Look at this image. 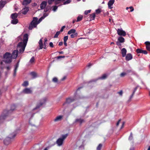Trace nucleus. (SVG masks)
<instances>
[{
    "instance_id": "dca6fc26",
    "label": "nucleus",
    "mask_w": 150,
    "mask_h": 150,
    "mask_svg": "<svg viewBox=\"0 0 150 150\" xmlns=\"http://www.w3.org/2000/svg\"><path fill=\"white\" fill-rule=\"evenodd\" d=\"M121 53L122 57H124L125 56L126 54L127 50L125 48H122L121 50Z\"/></svg>"
},
{
    "instance_id": "f8f14e48",
    "label": "nucleus",
    "mask_w": 150,
    "mask_h": 150,
    "mask_svg": "<svg viewBox=\"0 0 150 150\" xmlns=\"http://www.w3.org/2000/svg\"><path fill=\"white\" fill-rule=\"evenodd\" d=\"M125 56V59L127 61H129L132 58V56L130 53H128Z\"/></svg>"
},
{
    "instance_id": "b1692460",
    "label": "nucleus",
    "mask_w": 150,
    "mask_h": 150,
    "mask_svg": "<svg viewBox=\"0 0 150 150\" xmlns=\"http://www.w3.org/2000/svg\"><path fill=\"white\" fill-rule=\"evenodd\" d=\"M96 15L95 13H93L92 14H91L90 16V20L91 21L94 20L95 17Z\"/></svg>"
},
{
    "instance_id": "13d9d810",
    "label": "nucleus",
    "mask_w": 150,
    "mask_h": 150,
    "mask_svg": "<svg viewBox=\"0 0 150 150\" xmlns=\"http://www.w3.org/2000/svg\"><path fill=\"white\" fill-rule=\"evenodd\" d=\"M134 94L132 93V95L130 96V97L129 100H130L132 98Z\"/></svg>"
},
{
    "instance_id": "c9c22d12",
    "label": "nucleus",
    "mask_w": 150,
    "mask_h": 150,
    "mask_svg": "<svg viewBox=\"0 0 150 150\" xmlns=\"http://www.w3.org/2000/svg\"><path fill=\"white\" fill-rule=\"evenodd\" d=\"M127 74V73L125 72H123L122 73L120 74V76L121 77H123L125 75H126Z\"/></svg>"
},
{
    "instance_id": "5701e85b",
    "label": "nucleus",
    "mask_w": 150,
    "mask_h": 150,
    "mask_svg": "<svg viewBox=\"0 0 150 150\" xmlns=\"http://www.w3.org/2000/svg\"><path fill=\"white\" fill-rule=\"evenodd\" d=\"M76 30L75 29H71L68 32V34L69 35L73 34L74 33H76Z\"/></svg>"
},
{
    "instance_id": "f03ea898",
    "label": "nucleus",
    "mask_w": 150,
    "mask_h": 150,
    "mask_svg": "<svg viewBox=\"0 0 150 150\" xmlns=\"http://www.w3.org/2000/svg\"><path fill=\"white\" fill-rule=\"evenodd\" d=\"M15 105L13 104L11 105V109L10 110H5L4 111L3 114L0 116V124L4 122L8 115L11 113L15 109Z\"/></svg>"
},
{
    "instance_id": "ddd939ff",
    "label": "nucleus",
    "mask_w": 150,
    "mask_h": 150,
    "mask_svg": "<svg viewBox=\"0 0 150 150\" xmlns=\"http://www.w3.org/2000/svg\"><path fill=\"white\" fill-rule=\"evenodd\" d=\"M32 90L30 88H26L23 90V92L26 94H30L32 93Z\"/></svg>"
},
{
    "instance_id": "79ce46f5",
    "label": "nucleus",
    "mask_w": 150,
    "mask_h": 150,
    "mask_svg": "<svg viewBox=\"0 0 150 150\" xmlns=\"http://www.w3.org/2000/svg\"><path fill=\"white\" fill-rule=\"evenodd\" d=\"M57 6H53V9H52V10L54 11H56V10H57Z\"/></svg>"
},
{
    "instance_id": "bf43d9fd",
    "label": "nucleus",
    "mask_w": 150,
    "mask_h": 150,
    "mask_svg": "<svg viewBox=\"0 0 150 150\" xmlns=\"http://www.w3.org/2000/svg\"><path fill=\"white\" fill-rule=\"evenodd\" d=\"M63 44V43L62 42H59V43L58 45H59L61 46Z\"/></svg>"
},
{
    "instance_id": "72a5a7b5",
    "label": "nucleus",
    "mask_w": 150,
    "mask_h": 150,
    "mask_svg": "<svg viewBox=\"0 0 150 150\" xmlns=\"http://www.w3.org/2000/svg\"><path fill=\"white\" fill-rule=\"evenodd\" d=\"M63 1H64V0H56L55 1V4L57 5L60 3L61 1L63 2Z\"/></svg>"
},
{
    "instance_id": "0eeeda50",
    "label": "nucleus",
    "mask_w": 150,
    "mask_h": 150,
    "mask_svg": "<svg viewBox=\"0 0 150 150\" xmlns=\"http://www.w3.org/2000/svg\"><path fill=\"white\" fill-rule=\"evenodd\" d=\"M46 98H45L41 99L40 100L39 103L33 109V110H36L39 108L41 106L45 103L46 101Z\"/></svg>"
},
{
    "instance_id": "f257e3e1",
    "label": "nucleus",
    "mask_w": 150,
    "mask_h": 150,
    "mask_svg": "<svg viewBox=\"0 0 150 150\" xmlns=\"http://www.w3.org/2000/svg\"><path fill=\"white\" fill-rule=\"evenodd\" d=\"M28 34H25L23 37L22 35L19 36L17 38L19 42L17 46V50H14L12 53V57L16 59L18 55V51L20 53L22 54L24 52L28 40Z\"/></svg>"
},
{
    "instance_id": "603ef678",
    "label": "nucleus",
    "mask_w": 150,
    "mask_h": 150,
    "mask_svg": "<svg viewBox=\"0 0 150 150\" xmlns=\"http://www.w3.org/2000/svg\"><path fill=\"white\" fill-rule=\"evenodd\" d=\"M138 86H137L134 89V90L133 91V93L134 94L135 92L137 90V88H138Z\"/></svg>"
},
{
    "instance_id": "58836bf2",
    "label": "nucleus",
    "mask_w": 150,
    "mask_h": 150,
    "mask_svg": "<svg viewBox=\"0 0 150 150\" xmlns=\"http://www.w3.org/2000/svg\"><path fill=\"white\" fill-rule=\"evenodd\" d=\"M35 61V59L34 57H33L30 59V63H32L34 62Z\"/></svg>"
},
{
    "instance_id": "f3484780",
    "label": "nucleus",
    "mask_w": 150,
    "mask_h": 150,
    "mask_svg": "<svg viewBox=\"0 0 150 150\" xmlns=\"http://www.w3.org/2000/svg\"><path fill=\"white\" fill-rule=\"evenodd\" d=\"M47 5V2L45 1H43L40 5V7L41 9H43L46 7Z\"/></svg>"
},
{
    "instance_id": "e433bc0d",
    "label": "nucleus",
    "mask_w": 150,
    "mask_h": 150,
    "mask_svg": "<svg viewBox=\"0 0 150 150\" xmlns=\"http://www.w3.org/2000/svg\"><path fill=\"white\" fill-rule=\"evenodd\" d=\"M60 32L59 31L57 32L56 34H55V35L54 36V38H57L58 37L59 35V34Z\"/></svg>"
},
{
    "instance_id": "aec40b11",
    "label": "nucleus",
    "mask_w": 150,
    "mask_h": 150,
    "mask_svg": "<svg viewBox=\"0 0 150 150\" xmlns=\"http://www.w3.org/2000/svg\"><path fill=\"white\" fill-rule=\"evenodd\" d=\"M146 45V49L149 51H150V42H145Z\"/></svg>"
},
{
    "instance_id": "2f4dec72",
    "label": "nucleus",
    "mask_w": 150,
    "mask_h": 150,
    "mask_svg": "<svg viewBox=\"0 0 150 150\" xmlns=\"http://www.w3.org/2000/svg\"><path fill=\"white\" fill-rule=\"evenodd\" d=\"M30 74L33 77V78H35L36 77V74L34 72H31L30 73Z\"/></svg>"
},
{
    "instance_id": "39448f33",
    "label": "nucleus",
    "mask_w": 150,
    "mask_h": 150,
    "mask_svg": "<svg viewBox=\"0 0 150 150\" xmlns=\"http://www.w3.org/2000/svg\"><path fill=\"white\" fill-rule=\"evenodd\" d=\"M68 134H66L62 135L61 137L58 138L56 142V143L57 144L58 146H62L63 143V141L65 139L67 138Z\"/></svg>"
},
{
    "instance_id": "f704fd0d",
    "label": "nucleus",
    "mask_w": 150,
    "mask_h": 150,
    "mask_svg": "<svg viewBox=\"0 0 150 150\" xmlns=\"http://www.w3.org/2000/svg\"><path fill=\"white\" fill-rule=\"evenodd\" d=\"M63 4L64 5H66L67 4H69L71 2V0H67L65 1H63Z\"/></svg>"
},
{
    "instance_id": "1a4fd4ad",
    "label": "nucleus",
    "mask_w": 150,
    "mask_h": 150,
    "mask_svg": "<svg viewBox=\"0 0 150 150\" xmlns=\"http://www.w3.org/2000/svg\"><path fill=\"white\" fill-rule=\"evenodd\" d=\"M29 10V7H26L23 8L22 10L19 13H20V14L22 13L23 14H25L27 13Z\"/></svg>"
},
{
    "instance_id": "e2e57ef3",
    "label": "nucleus",
    "mask_w": 150,
    "mask_h": 150,
    "mask_svg": "<svg viewBox=\"0 0 150 150\" xmlns=\"http://www.w3.org/2000/svg\"><path fill=\"white\" fill-rule=\"evenodd\" d=\"M124 124H125V122H122V126L121 127V129H122L123 127L124 126Z\"/></svg>"
},
{
    "instance_id": "20e7f679",
    "label": "nucleus",
    "mask_w": 150,
    "mask_h": 150,
    "mask_svg": "<svg viewBox=\"0 0 150 150\" xmlns=\"http://www.w3.org/2000/svg\"><path fill=\"white\" fill-rule=\"evenodd\" d=\"M38 19L36 17H34L33 20L31 22L29 27V29L31 30L34 28H35L37 27V25L39 23V22H38Z\"/></svg>"
},
{
    "instance_id": "4468645a",
    "label": "nucleus",
    "mask_w": 150,
    "mask_h": 150,
    "mask_svg": "<svg viewBox=\"0 0 150 150\" xmlns=\"http://www.w3.org/2000/svg\"><path fill=\"white\" fill-rule=\"evenodd\" d=\"M19 66V62H18L16 65L15 66V68L13 73V76L15 77L16 75V72Z\"/></svg>"
},
{
    "instance_id": "a211bd4d",
    "label": "nucleus",
    "mask_w": 150,
    "mask_h": 150,
    "mask_svg": "<svg viewBox=\"0 0 150 150\" xmlns=\"http://www.w3.org/2000/svg\"><path fill=\"white\" fill-rule=\"evenodd\" d=\"M20 14V13H18V14L15 13H12L11 15V17L12 19H17L16 18L17 17L18 15Z\"/></svg>"
},
{
    "instance_id": "de8ad7c7",
    "label": "nucleus",
    "mask_w": 150,
    "mask_h": 150,
    "mask_svg": "<svg viewBox=\"0 0 150 150\" xmlns=\"http://www.w3.org/2000/svg\"><path fill=\"white\" fill-rule=\"evenodd\" d=\"M54 1L55 0H48V3L49 4H50Z\"/></svg>"
},
{
    "instance_id": "6e6552de",
    "label": "nucleus",
    "mask_w": 150,
    "mask_h": 150,
    "mask_svg": "<svg viewBox=\"0 0 150 150\" xmlns=\"http://www.w3.org/2000/svg\"><path fill=\"white\" fill-rule=\"evenodd\" d=\"M117 33L120 36H125L126 35V32L123 30L122 28L118 29L117 30Z\"/></svg>"
},
{
    "instance_id": "c756f323",
    "label": "nucleus",
    "mask_w": 150,
    "mask_h": 150,
    "mask_svg": "<svg viewBox=\"0 0 150 150\" xmlns=\"http://www.w3.org/2000/svg\"><path fill=\"white\" fill-rule=\"evenodd\" d=\"M128 139L129 141H131L133 139V134L132 132H131L130 136L129 137Z\"/></svg>"
},
{
    "instance_id": "69168bd1",
    "label": "nucleus",
    "mask_w": 150,
    "mask_h": 150,
    "mask_svg": "<svg viewBox=\"0 0 150 150\" xmlns=\"http://www.w3.org/2000/svg\"><path fill=\"white\" fill-rule=\"evenodd\" d=\"M64 44L65 46H67V42H64Z\"/></svg>"
},
{
    "instance_id": "c03bdc74",
    "label": "nucleus",
    "mask_w": 150,
    "mask_h": 150,
    "mask_svg": "<svg viewBox=\"0 0 150 150\" xmlns=\"http://www.w3.org/2000/svg\"><path fill=\"white\" fill-rule=\"evenodd\" d=\"M96 13L97 14H99L101 12L100 9H98L96 10Z\"/></svg>"
},
{
    "instance_id": "3c124183",
    "label": "nucleus",
    "mask_w": 150,
    "mask_h": 150,
    "mask_svg": "<svg viewBox=\"0 0 150 150\" xmlns=\"http://www.w3.org/2000/svg\"><path fill=\"white\" fill-rule=\"evenodd\" d=\"M49 45L50 47H54V45L53 44V43L52 42H50L49 43Z\"/></svg>"
},
{
    "instance_id": "5fc2aeb1",
    "label": "nucleus",
    "mask_w": 150,
    "mask_h": 150,
    "mask_svg": "<svg viewBox=\"0 0 150 150\" xmlns=\"http://www.w3.org/2000/svg\"><path fill=\"white\" fill-rule=\"evenodd\" d=\"M121 120L120 119L119 120L118 122H117V123L116 124V125L117 126H118L119 125L121 121Z\"/></svg>"
},
{
    "instance_id": "c85d7f7f",
    "label": "nucleus",
    "mask_w": 150,
    "mask_h": 150,
    "mask_svg": "<svg viewBox=\"0 0 150 150\" xmlns=\"http://www.w3.org/2000/svg\"><path fill=\"white\" fill-rule=\"evenodd\" d=\"M102 144H100L97 146L96 150H101L102 146Z\"/></svg>"
},
{
    "instance_id": "393cba45",
    "label": "nucleus",
    "mask_w": 150,
    "mask_h": 150,
    "mask_svg": "<svg viewBox=\"0 0 150 150\" xmlns=\"http://www.w3.org/2000/svg\"><path fill=\"white\" fill-rule=\"evenodd\" d=\"M18 22V21L17 19H13L11 21V23L13 24H16Z\"/></svg>"
},
{
    "instance_id": "2eb2a0df",
    "label": "nucleus",
    "mask_w": 150,
    "mask_h": 150,
    "mask_svg": "<svg viewBox=\"0 0 150 150\" xmlns=\"http://www.w3.org/2000/svg\"><path fill=\"white\" fill-rule=\"evenodd\" d=\"M115 0H110L108 3V5L109 8L112 9V6L114 3Z\"/></svg>"
},
{
    "instance_id": "338daca9",
    "label": "nucleus",
    "mask_w": 150,
    "mask_h": 150,
    "mask_svg": "<svg viewBox=\"0 0 150 150\" xmlns=\"http://www.w3.org/2000/svg\"><path fill=\"white\" fill-rule=\"evenodd\" d=\"M66 76H64V77L62 79V81H63L65 79H66Z\"/></svg>"
},
{
    "instance_id": "bb28decb",
    "label": "nucleus",
    "mask_w": 150,
    "mask_h": 150,
    "mask_svg": "<svg viewBox=\"0 0 150 150\" xmlns=\"http://www.w3.org/2000/svg\"><path fill=\"white\" fill-rule=\"evenodd\" d=\"M107 77V75L106 74H103L101 77L98 78L99 79H105Z\"/></svg>"
},
{
    "instance_id": "680f3d73",
    "label": "nucleus",
    "mask_w": 150,
    "mask_h": 150,
    "mask_svg": "<svg viewBox=\"0 0 150 150\" xmlns=\"http://www.w3.org/2000/svg\"><path fill=\"white\" fill-rule=\"evenodd\" d=\"M108 14H109V13L108 12H106L105 13H104V15L105 16L108 15Z\"/></svg>"
},
{
    "instance_id": "a18cd8bd",
    "label": "nucleus",
    "mask_w": 150,
    "mask_h": 150,
    "mask_svg": "<svg viewBox=\"0 0 150 150\" xmlns=\"http://www.w3.org/2000/svg\"><path fill=\"white\" fill-rule=\"evenodd\" d=\"M91 11V10H88L86 11H85L84 13L85 15H87L89 13H90Z\"/></svg>"
},
{
    "instance_id": "9d476101",
    "label": "nucleus",
    "mask_w": 150,
    "mask_h": 150,
    "mask_svg": "<svg viewBox=\"0 0 150 150\" xmlns=\"http://www.w3.org/2000/svg\"><path fill=\"white\" fill-rule=\"evenodd\" d=\"M75 100V99L73 98H68L66 99V102L64 103L63 105H64L67 103L69 104L74 101Z\"/></svg>"
},
{
    "instance_id": "4be33fe9",
    "label": "nucleus",
    "mask_w": 150,
    "mask_h": 150,
    "mask_svg": "<svg viewBox=\"0 0 150 150\" xmlns=\"http://www.w3.org/2000/svg\"><path fill=\"white\" fill-rule=\"evenodd\" d=\"M84 122V120L81 119H76L75 120V122H79L80 125Z\"/></svg>"
},
{
    "instance_id": "6ab92c4d",
    "label": "nucleus",
    "mask_w": 150,
    "mask_h": 150,
    "mask_svg": "<svg viewBox=\"0 0 150 150\" xmlns=\"http://www.w3.org/2000/svg\"><path fill=\"white\" fill-rule=\"evenodd\" d=\"M63 116L62 115H59L57 116L54 120V121L55 122L60 121L61 120Z\"/></svg>"
},
{
    "instance_id": "7ed1b4c3",
    "label": "nucleus",
    "mask_w": 150,
    "mask_h": 150,
    "mask_svg": "<svg viewBox=\"0 0 150 150\" xmlns=\"http://www.w3.org/2000/svg\"><path fill=\"white\" fill-rule=\"evenodd\" d=\"M3 61L0 62V64L1 66V68L2 69H3L4 68L3 65V62L5 63H10L12 61V55L9 52H6L4 55L3 57Z\"/></svg>"
},
{
    "instance_id": "9b49d317",
    "label": "nucleus",
    "mask_w": 150,
    "mask_h": 150,
    "mask_svg": "<svg viewBox=\"0 0 150 150\" xmlns=\"http://www.w3.org/2000/svg\"><path fill=\"white\" fill-rule=\"evenodd\" d=\"M42 38L40 39V40L39 44V45L40 46V49H42L43 48H44V49H46V45H44L42 43Z\"/></svg>"
},
{
    "instance_id": "a878e982",
    "label": "nucleus",
    "mask_w": 150,
    "mask_h": 150,
    "mask_svg": "<svg viewBox=\"0 0 150 150\" xmlns=\"http://www.w3.org/2000/svg\"><path fill=\"white\" fill-rule=\"evenodd\" d=\"M118 40L121 43H122L124 42L125 39L123 38L120 36L118 38Z\"/></svg>"
},
{
    "instance_id": "49530a36",
    "label": "nucleus",
    "mask_w": 150,
    "mask_h": 150,
    "mask_svg": "<svg viewBox=\"0 0 150 150\" xmlns=\"http://www.w3.org/2000/svg\"><path fill=\"white\" fill-rule=\"evenodd\" d=\"M45 42H44V45H46L47 44V39L46 38H45L44 39Z\"/></svg>"
},
{
    "instance_id": "473e14b6",
    "label": "nucleus",
    "mask_w": 150,
    "mask_h": 150,
    "mask_svg": "<svg viewBox=\"0 0 150 150\" xmlns=\"http://www.w3.org/2000/svg\"><path fill=\"white\" fill-rule=\"evenodd\" d=\"M28 84V83L27 81H24L22 84V85L24 86H27Z\"/></svg>"
},
{
    "instance_id": "8fccbe9b",
    "label": "nucleus",
    "mask_w": 150,
    "mask_h": 150,
    "mask_svg": "<svg viewBox=\"0 0 150 150\" xmlns=\"http://www.w3.org/2000/svg\"><path fill=\"white\" fill-rule=\"evenodd\" d=\"M142 53L146 54H147V52L146 50H142Z\"/></svg>"
},
{
    "instance_id": "864d4df0",
    "label": "nucleus",
    "mask_w": 150,
    "mask_h": 150,
    "mask_svg": "<svg viewBox=\"0 0 150 150\" xmlns=\"http://www.w3.org/2000/svg\"><path fill=\"white\" fill-rule=\"evenodd\" d=\"M120 43H121V42H120L119 41H118L117 42H116V44L118 46H120L121 45V44H120Z\"/></svg>"
},
{
    "instance_id": "423d86ee",
    "label": "nucleus",
    "mask_w": 150,
    "mask_h": 150,
    "mask_svg": "<svg viewBox=\"0 0 150 150\" xmlns=\"http://www.w3.org/2000/svg\"><path fill=\"white\" fill-rule=\"evenodd\" d=\"M16 134L13 133L10 135L9 137H7L4 140V143L5 145H7L11 142V140L13 139L16 136Z\"/></svg>"
},
{
    "instance_id": "052dcab7",
    "label": "nucleus",
    "mask_w": 150,
    "mask_h": 150,
    "mask_svg": "<svg viewBox=\"0 0 150 150\" xmlns=\"http://www.w3.org/2000/svg\"><path fill=\"white\" fill-rule=\"evenodd\" d=\"M118 93H119L120 96H122V91H120L118 92Z\"/></svg>"
},
{
    "instance_id": "6e6d98bb",
    "label": "nucleus",
    "mask_w": 150,
    "mask_h": 150,
    "mask_svg": "<svg viewBox=\"0 0 150 150\" xmlns=\"http://www.w3.org/2000/svg\"><path fill=\"white\" fill-rule=\"evenodd\" d=\"M44 18L43 17H41L39 19V21L38 22H39V23L42 20V19H43Z\"/></svg>"
},
{
    "instance_id": "7c9ffc66",
    "label": "nucleus",
    "mask_w": 150,
    "mask_h": 150,
    "mask_svg": "<svg viewBox=\"0 0 150 150\" xmlns=\"http://www.w3.org/2000/svg\"><path fill=\"white\" fill-rule=\"evenodd\" d=\"M77 35V33H74L73 34H71V35L70 37L71 38H74L76 37Z\"/></svg>"
},
{
    "instance_id": "4d7b16f0",
    "label": "nucleus",
    "mask_w": 150,
    "mask_h": 150,
    "mask_svg": "<svg viewBox=\"0 0 150 150\" xmlns=\"http://www.w3.org/2000/svg\"><path fill=\"white\" fill-rule=\"evenodd\" d=\"M133 72L132 71V70H127V71H126V72L127 73H127H130V72Z\"/></svg>"
},
{
    "instance_id": "4c0bfd02",
    "label": "nucleus",
    "mask_w": 150,
    "mask_h": 150,
    "mask_svg": "<svg viewBox=\"0 0 150 150\" xmlns=\"http://www.w3.org/2000/svg\"><path fill=\"white\" fill-rule=\"evenodd\" d=\"M142 50L140 49H137L136 50V52L137 53H142Z\"/></svg>"
},
{
    "instance_id": "37998d69",
    "label": "nucleus",
    "mask_w": 150,
    "mask_h": 150,
    "mask_svg": "<svg viewBox=\"0 0 150 150\" xmlns=\"http://www.w3.org/2000/svg\"><path fill=\"white\" fill-rule=\"evenodd\" d=\"M65 57V56H59L57 57L56 58L57 59H60L62 58H64Z\"/></svg>"
},
{
    "instance_id": "0e129e2a",
    "label": "nucleus",
    "mask_w": 150,
    "mask_h": 150,
    "mask_svg": "<svg viewBox=\"0 0 150 150\" xmlns=\"http://www.w3.org/2000/svg\"><path fill=\"white\" fill-rule=\"evenodd\" d=\"M11 67L9 66H7L6 67V68L7 70H9L11 69Z\"/></svg>"
},
{
    "instance_id": "412c9836",
    "label": "nucleus",
    "mask_w": 150,
    "mask_h": 150,
    "mask_svg": "<svg viewBox=\"0 0 150 150\" xmlns=\"http://www.w3.org/2000/svg\"><path fill=\"white\" fill-rule=\"evenodd\" d=\"M31 2V0H24L23 2V5H26L30 4Z\"/></svg>"
},
{
    "instance_id": "ea45409f",
    "label": "nucleus",
    "mask_w": 150,
    "mask_h": 150,
    "mask_svg": "<svg viewBox=\"0 0 150 150\" xmlns=\"http://www.w3.org/2000/svg\"><path fill=\"white\" fill-rule=\"evenodd\" d=\"M52 81L54 83H57L58 82V79L56 77H54L52 79Z\"/></svg>"
},
{
    "instance_id": "774afa93",
    "label": "nucleus",
    "mask_w": 150,
    "mask_h": 150,
    "mask_svg": "<svg viewBox=\"0 0 150 150\" xmlns=\"http://www.w3.org/2000/svg\"><path fill=\"white\" fill-rule=\"evenodd\" d=\"M3 5V2H0V7H1Z\"/></svg>"
},
{
    "instance_id": "cd10ccee",
    "label": "nucleus",
    "mask_w": 150,
    "mask_h": 150,
    "mask_svg": "<svg viewBox=\"0 0 150 150\" xmlns=\"http://www.w3.org/2000/svg\"><path fill=\"white\" fill-rule=\"evenodd\" d=\"M83 16L82 15H79L77 18V22L81 21L82 19Z\"/></svg>"
},
{
    "instance_id": "09e8293b",
    "label": "nucleus",
    "mask_w": 150,
    "mask_h": 150,
    "mask_svg": "<svg viewBox=\"0 0 150 150\" xmlns=\"http://www.w3.org/2000/svg\"><path fill=\"white\" fill-rule=\"evenodd\" d=\"M65 28V26H63L61 28V29H60V30L59 31L60 32H62L63 30Z\"/></svg>"
},
{
    "instance_id": "a19ab883",
    "label": "nucleus",
    "mask_w": 150,
    "mask_h": 150,
    "mask_svg": "<svg viewBox=\"0 0 150 150\" xmlns=\"http://www.w3.org/2000/svg\"><path fill=\"white\" fill-rule=\"evenodd\" d=\"M68 39V36H65L64 38V42H67Z\"/></svg>"
}]
</instances>
